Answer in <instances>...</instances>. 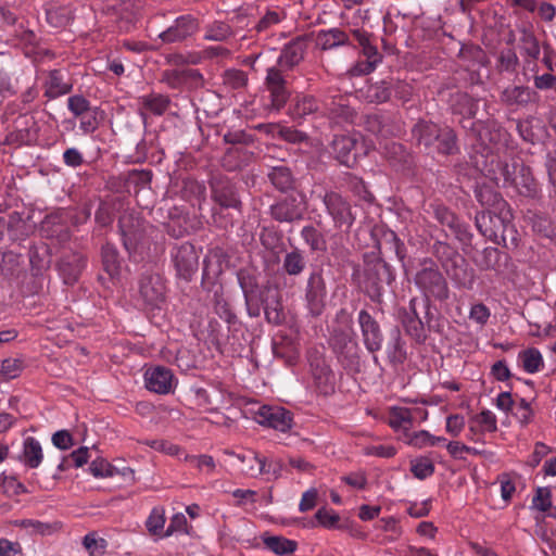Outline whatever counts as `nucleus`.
Returning a JSON list of instances; mask_svg holds the SVG:
<instances>
[{"label": "nucleus", "instance_id": "obj_21", "mask_svg": "<svg viewBox=\"0 0 556 556\" xmlns=\"http://www.w3.org/2000/svg\"><path fill=\"white\" fill-rule=\"evenodd\" d=\"M45 96L48 99H55L67 94L73 89V84L66 73L61 70H52L43 83Z\"/></svg>", "mask_w": 556, "mask_h": 556}, {"label": "nucleus", "instance_id": "obj_47", "mask_svg": "<svg viewBox=\"0 0 556 556\" xmlns=\"http://www.w3.org/2000/svg\"><path fill=\"white\" fill-rule=\"evenodd\" d=\"M370 102L384 103L392 96V81L380 80L368 86L366 91Z\"/></svg>", "mask_w": 556, "mask_h": 556}, {"label": "nucleus", "instance_id": "obj_3", "mask_svg": "<svg viewBox=\"0 0 556 556\" xmlns=\"http://www.w3.org/2000/svg\"><path fill=\"white\" fill-rule=\"evenodd\" d=\"M393 267L383 258L366 255L364 267V290L372 302L380 303L386 287L395 281Z\"/></svg>", "mask_w": 556, "mask_h": 556}, {"label": "nucleus", "instance_id": "obj_41", "mask_svg": "<svg viewBox=\"0 0 556 556\" xmlns=\"http://www.w3.org/2000/svg\"><path fill=\"white\" fill-rule=\"evenodd\" d=\"M301 238L312 252H325L327 250L325 236L313 225H307L302 228Z\"/></svg>", "mask_w": 556, "mask_h": 556}, {"label": "nucleus", "instance_id": "obj_44", "mask_svg": "<svg viewBox=\"0 0 556 556\" xmlns=\"http://www.w3.org/2000/svg\"><path fill=\"white\" fill-rule=\"evenodd\" d=\"M354 144V140L349 136H334L330 143L331 153L340 163L346 164Z\"/></svg>", "mask_w": 556, "mask_h": 556}, {"label": "nucleus", "instance_id": "obj_10", "mask_svg": "<svg viewBox=\"0 0 556 556\" xmlns=\"http://www.w3.org/2000/svg\"><path fill=\"white\" fill-rule=\"evenodd\" d=\"M172 258L177 276L190 281L199 267V254L193 244L186 242L172 250Z\"/></svg>", "mask_w": 556, "mask_h": 556}, {"label": "nucleus", "instance_id": "obj_48", "mask_svg": "<svg viewBox=\"0 0 556 556\" xmlns=\"http://www.w3.org/2000/svg\"><path fill=\"white\" fill-rule=\"evenodd\" d=\"M519 164L520 163H517V162H514L513 164H508L497 157L491 159V165L497 166L498 175L501 177V182H502L503 187H511L513 186V184L516 179L517 173L519 170Z\"/></svg>", "mask_w": 556, "mask_h": 556}, {"label": "nucleus", "instance_id": "obj_30", "mask_svg": "<svg viewBox=\"0 0 556 556\" xmlns=\"http://www.w3.org/2000/svg\"><path fill=\"white\" fill-rule=\"evenodd\" d=\"M261 540L266 548L279 556L291 555L298 548L296 541L281 535H270L268 532L263 533Z\"/></svg>", "mask_w": 556, "mask_h": 556}, {"label": "nucleus", "instance_id": "obj_11", "mask_svg": "<svg viewBox=\"0 0 556 556\" xmlns=\"http://www.w3.org/2000/svg\"><path fill=\"white\" fill-rule=\"evenodd\" d=\"M165 283L159 274L144 273L139 279V294L150 308H160L165 301Z\"/></svg>", "mask_w": 556, "mask_h": 556}, {"label": "nucleus", "instance_id": "obj_32", "mask_svg": "<svg viewBox=\"0 0 556 556\" xmlns=\"http://www.w3.org/2000/svg\"><path fill=\"white\" fill-rule=\"evenodd\" d=\"M511 187L516 188L523 197L534 198L536 195L538 185L529 166L523 163L519 164V170Z\"/></svg>", "mask_w": 556, "mask_h": 556}, {"label": "nucleus", "instance_id": "obj_36", "mask_svg": "<svg viewBox=\"0 0 556 556\" xmlns=\"http://www.w3.org/2000/svg\"><path fill=\"white\" fill-rule=\"evenodd\" d=\"M519 37V48L523 56L531 61H536L541 53V45L534 31L530 28L522 27Z\"/></svg>", "mask_w": 556, "mask_h": 556}, {"label": "nucleus", "instance_id": "obj_45", "mask_svg": "<svg viewBox=\"0 0 556 556\" xmlns=\"http://www.w3.org/2000/svg\"><path fill=\"white\" fill-rule=\"evenodd\" d=\"M508 213L503 217V224L500 226L498 242L507 249H515L518 247V231L511 220L508 218Z\"/></svg>", "mask_w": 556, "mask_h": 556}, {"label": "nucleus", "instance_id": "obj_54", "mask_svg": "<svg viewBox=\"0 0 556 556\" xmlns=\"http://www.w3.org/2000/svg\"><path fill=\"white\" fill-rule=\"evenodd\" d=\"M24 369V362L20 358H5L0 365V379L9 381L21 375Z\"/></svg>", "mask_w": 556, "mask_h": 556}, {"label": "nucleus", "instance_id": "obj_58", "mask_svg": "<svg viewBox=\"0 0 556 556\" xmlns=\"http://www.w3.org/2000/svg\"><path fill=\"white\" fill-rule=\"evenodd\" d=\"M90 473L96 478L114 477L119 471L117 468L109 464L104 458L98 457L93 459L89 466Z\"/></svg>", "mask_w": 556, "mask_h": 556}, {"label": "nucleus", "instance_id": "obj_34", "mask_svg": "<svg viewBox=\"0 0 556 556\" xmlns=\"http://www.w3.org/2000/svg\"><path fill=\"white\" fill-rule=\"evenodd\" d=\"M502 257L507 258V255L496 248L488 247L478 251L473 255L472 260L481 270H497L500 268Z\"/></svg>", "mask_w": 556, "mask_h": 556}, {"label": "nucleus", "instance_id": "obj_26", "mask_svg": "<svg viewBox=\"0 0 556 556\" xmlns=\"http://www.w3.org/2000/svg\"><path fill=\"white\" fill-rule=\"evenodd\" d=\"M316 113L323 115V101L320 102L311 94L296 97L293 104L289 109V115L293 119H302Z\"/></svg>", "mask_w": 556, "mask_h": 556}, {"label": "nucleus", "instance_id": "obj_22", "mask_svg": "<svg viewBox=\"0 0 556 556\" xmlns=\"http://www.w3.org/2000/svg\"><path fill=\"white\" fill-rule=\"evenodd\" d=\"M365 128L369 132L384 138L395 136L400 131V127L395 125L393 117L381 113L366 115Z\"/></svg>", "mask_w": 556, "mask_h": 556}, {"label": "nucleus", "instance_id": "obj_23", "mask_svg": "<svg viewBox=\"0 0 556 556\" xmlns=\"http://www.w3.org/2000/svg\"><path fill=\"white\" fill-rule=\"evenodd\" d=\"M505 215H497L491 211H482L476 214L475 223L480 233L493 242H498L500 226Z\"/></svg>", "mask_w": 556, "mask_h": 556}, {"label": "nucleus", "instance_id": "obj_28", "mask_svg": "<svg viewBox=\"0 0 556 556\" xmlns=\"http://www.w3.org/2000/svg\"><path fill=\"white\" fill-rule=\"evenodd\" d=\"M237 458L243 464L242 471L250 477L255 478L270 472L271 464H267V459L254 451L237 454Z\"/></svg>", "mask_w": 556, "mask_h": 556}, {"label": "nucleus", "instance_id": "obj_5", "mask_svg": "<svg viewBox=\"0 0 556 556\" xmlns=\"http://www.w3.org/2000/svg\"><path fill=\"white\" fill-rule=\"evenodd\" d=\"M327 295L325 269L321 266H314L308 274L304 288L305 306L313 317L320 316L325 311Z\"/></svg>", "mask_w": 556, "mask_h": 556}, {"label": "nucleus", "instance_id": "obj_24", "mask_svg": "<svg viewBox=\"0 0 556 556\" xmlns=\"http://www.w3.org/2000/svg\"><path fill=\"white\" fill-rule=\"evenodd\" d=\"M441 128L432 122L419 121L412 128V138L418 146H424L427 151L431 152Z\"/></svg>", "mask_w": 556, "mask_h": 556}, {"label": "nucleus", "instance_id": "obj_42", "mask_svg": "<svg viewBox=\"0 0 556 556\" xmlns=\"http://www.w3.org/2000/svg\"><path fill=\"white\" fill-rule=\"evenodd\" d=\"M268 178L273 186L281 192L293 188L294 179L291 170L287 166H276L268 173Z\"/></svg>", "mask_w": 556, "mask_h": 556}, {"label": "nucleus", "instance_id": "obj_2", "mask_svg": "<svg viewBox=\"0 0 556 556\" xmlns=\"http://www.w3.org/2000/svg\"><path fill=\"white\" fill-rule=\"evenodd\" d=\"M413 280L427 304L431 300L442 303L450 299L447 280L432 257L427 256L418 261Z\"/></svg>", "mask_w": 556, "mask_h": 556}, {"label": "nucleus", "instance_id": "obj_9", "mask_svg": "<svg viewBox=\"0 0 556 556\" xmlns=\"http://www.w3.org/2000/svg\"><path fill=\"white\" fill-rule=\"evenodd\" d=\"M357 323L362 333V340L366 350L375 354L382 349L383 332L377 319L367 311L361 309L357 316ZM375 363H378V357L374 355Z\"/></svg>", "mask_w": 556, "mask_h": 556}, {"label": "nucleus", "instance_id": "obj_27", "mask_svg": "<svg viewBox=\"0 0 556 556\" xmlns=\"http://www.w3.org/2000/svg\"><path fill=\"white\" fill-rule=\"evenodd\" d=\"M417 299L413 298L409 301V311H404L402 315V324L408 336L414 338L416 341H425L427 338L425 326L419 318L416 311Z\"/></svg>", "mask_w": 556, "mask_h": 556}, {"label": "nucleus", "instance_id": "obj_62", "mask_svg": "<svg viewBox=\"0 0 556 556\" xmlns=\"http://www.w3.org/2000/svg\"><path fill=\"white\" fill-rule=\"evenodd\" d=\"M220 273V264L217 261L213 263L212 258L206 256L203 261L202 285H214Z\"/></svg>", "mask_w": 556, "mask_h": 556}, {"label": "nucleus", "instance_id": "obj_25", "mask_svg": "<svg viewBox=\"0 0 556 556\" xmlns=\"http://www.w3.org/2000/svg\"><path fill=\"white\" fill-rule=\"evenodd\" d=\"M422 419H427L428 413L424 408L392 407L389 416V425L393 429L407 430L413 427L416 415H421Z\"/></svg>", "mask_w": 556, "mask_h": 556}, {"label": "nucleus", "instance_id": "obj_20", "mask_svg": "<svg viewBox=\"0 0 556 556\" xmlns=\"http://www.w3.org/2000/svg\"><path fill=\"white\" fill-rule=\"evenodd\" d=\"M146 388L157 394H168L173 391L174 375L170 369L156 366L144 374Z\"/></svg>", "mask_w": 556, "mask_h": 556}, {"label": "nucleus", "instance_id": "obj_13", "mask_svg": "<svg viewBox=\"0 0 556 556\" xmlns=\"http://www.w3.org/2000/svg\"><path fill=\"white\" fill-rule=\"evenodd\" d=\"M212 199L223 208L241 207V201L237 189L229 178L223 175H214L210 180Z\"/></svg>", "mask_w": 556, "mask_h": 556}, {"label": "nucleus", "instance_id": "obj_49", "mask_svg": "<svg viewBox=\"0 0 556 556\" xmlns=\"http://www.w3.org/2000/svg\"><path fill=\"white\" fill-rule=\"evenodd\" d=\"M233 36L231 26L222 21H215L205 27V40L227 41Z\"/></svg>", "mask_w": 556, "mask_h": 556}, {"label": "nucleus", "instance_id": "obj_1", "mask_svg": "<svg viewBox=\"0 0 556 556\" xmlns=\"http://www.w3.org/2000/svg\"><path fill=\"white\" fill-rule=\"evenodd\" d=\"M336 320L339 325L332 328L329 344L344 368L356 370L361 362V349L355 340L352 317L342 308L337 313Z\"/></svg>", "mask_w": 556, "mask_h": 556}, {"label": "nucleus", "instance_id": "obj_12", "mask_svg": "<svg viewBox=\"0 0 556 556\" xmlns=\"http://www.w3.org/2000/svg\"><path fill=\"white\" fill-rule=\"evenodd\" d=\"M500 101L510 110L526 109L540 101L538 91L529 86L509 85L500 93Z\"/></svg>", "mask_w": 556, "mask_h": 556}, {"label": "nucleus", "instance_id": "obj_37", "mask_svg": "<svg viewBox=\"0 0 556 556\" xmlns=\"http://www.w3.org/2000/svg\"><path fill=\"white\" fill-rule=\"evenodd\" d=\"M348 42L349 36L340 28L320 30L316 37V45L323 50L333 49Z\"/></svg>", "mask_w": 556, "mask_h": 556}, {"label": "nucleus", "instance_id": "obj_38", "mask_svg": "<svg viewBox=\"0 0 556 556\" xmlns=\"http://www.w3.org/2000/svg\"><path fill=\"white\" fill-rule=\"evenodd\" d=\"M43 458L41 445L38 440L28 437L24 441L22 462L28 468H37Z\"/></svg>", "mask_w": 556, "mask_h": 556}, {"label": "nucleus", "instance_id": "obj_52", "mask_svg": "<svg viewBox=\"0 0 556 556\" xmlns=\"http://www.w3.org/2000/svg\"><path fill=\"white\" fill-rule=\"evenodd\" d=\"M431 251L433 256L440 262L442 268L452 261H454L455 257L460 255L456 249H454L446 242H442L439 240L434 241Z\"/></svg>", "mask_w": 556, "mask_h": 556}, {"label": "nucleus", "instance_id": "obj_50", "mask_svg": "<svg viewBox=\"0 0 556 556\" xmlns=\"http://www.w3.org/2000/svg\"><path fill=\"white\" fill-rule=\"evenodd\" d=\"M352 114L353 111L349 105L342 103H334V101H323V116H327L328 118L334 121H348L352 117Z\"/></svg>", "mask_w": 556, "mask_h": 556}, {"label": "nucleus", "instance_id": "obj_56", "mask_svg": "<svg viewBox=\"0 0 556 556\" xmlns=\"http://www.w3.org/2000/svg\"><path fill=\"white\" fill-rule=\"evenodd\" d=\"M83 544L90 556H102L108 547V541L96 532L86 534Z\"/></svg>", "mask_w": 556, "mask_h": 556}, {"label": "nucleus", "instance_id": "obj_39", "mask_svg": "<svg viewBox=\"0 0 556 556\" xmlns=\"http://www.w3.org/2000/svg\"><path fill=\"white\" fill-rule=\"evenodd\" d=\"M139 103L142 110L149 111L150 113L160 116L167 111L170 104V99L165 94L150 93L140 97Z\"/></svg>", "mask_w": 556, "mask_h": 556}, {"label": "nucleus", "instance_id": "obj_40", "mask_svg": "<svg viewBox=\"0 0 556 556\" xmlns=\"http://www.w3.org/2000/svg\"><path fill=\"white\" fill-rule=\"evenodd\" d=\"M475 194L476 199L482 206L496 207L498 210L506 206V202L502 198L501 193L492 187L485 185L479 186L476 188Z\"/></svg>", "mask_w": 556, "mask_h": 556}, {"label": "nucleus", "instance_id": "obj_63", "mask_svg": "<svg viewBox=\"0 0 556 556\" xmlns=\"http://www.w3.org/2000/svg\"><path fill=\"white\" fill-rule=\"evenodd\" d=\"M442 442H445V438L432 435L427 430L416 432L410 439V443L417 447L434 446Z\"/></svg>", "mask_w": 556, "mask_h": 556}, {"label": "nucleus", "instance_id": "obj_46", "mask_svg": "<svg viewBox=\"0 0 556 556\" xmlns=\"http://www.w3.org/2000/svg\"><path fill=\"white\" fill-rule=\"evenodd\" d=\"M518 357L522 363V368L529 374L538 372L543 367L542 354L535 348H529L519 352Z\"/></svg>", "mask_w": 556, "mask_h": 556}, {"label": "nucleus", "instance_id": "obj_29", "mask_svg": "<svg viewBox=\"0 0 556 556\" xmlns=\"http://www.w3.org/2000/svg\"><path fill=\"white\" fill-rule=\"evenodd\" d=\"M307 264V257L305 251L294 248L288 251L282 260V270L285 274L291 277L301 276Z\"/></svg>", "mask_w": 556, "mask_h": 556}, {"label": "nucleus", "instance_id": "obj_16", "mask_svg": "<svg viewBox=\"0 0 556 556\" xmlns=\"http://www.w3.org/2000/svg\"><path fill=\"white\" fill-rule=\"evenodd\" d=\"M447 277L457 289L472 290L476 282V271L468 261L459 255L443 267Z\"/></svg>", "mask_w": 556, "mask_h": 556}, {"label": "nucleus", "instance_id": "obj_19", "mask_svg": "<svg viewBox=\"0 0 556 556\" xmlns=\"http://www.w3.org/2000/svg\"><path fill=\"white\" fill-rule=\"evenodd\" d=\"M257 421L260 425L270 427L281 432H286L292 426V417L290 413L282 407H260Z\"/></svg>", "mask_w": 556, "mask_h": 556}, {"label": "nucleus", "instance_id": "obj_6", "mask_svg": "<svg viewBox=\"0 0 556 556\" xmlns=\"http://www.w3.org/2000/svg\"><path fill=\"white\" fill-rule=\"evenodd\" d=\"M312 193L316 194V197L323 201L336 228L346 230L351 228L354 224L355 216L352 213L350 202L344 199L341 193L333 190H326L324 193L313 190Z\"/></svg>", "mask_w": 556, "mask_h": 556}, {"label": "nucleus", "instance_id": "obj_57", "mask_svg": "<svg viewBox=\"0 0 556 556\" xmlns=\"http://www.w3.org/2000/svg\"><path fill=\"white\" fill-rule=\"evenodd\" d=\"M410 471L415 478L425 480L434 472V464L427 457H417L410 462Z\"/></svg>", "mask_w": 556, "mask_h": 556}, {"label": "nucleus", "instance_id": "obj_4", "mask_svg": "<svg viewBox=\"0 0 556 556\" xmlns=\"http://www.w3.org/2000/svg\"><path fill=\"white\" fill-rule=\"evenodd\" d=\"M153 226L134 211H124L118 218V230L126 251L131 254L148 245V233Z\"/></svg>", "mask_w": 556, "mask_h": 556}, {"label": "nucleus", "instance_id": "obj_7", "mask_svg": "<svg viewBox=\"0 0 556 556\" xmlns=\"http://www.w3.org/2000/svg\"><path fill=\"white\" fill-rule=\"evenodd\" d=\"M306 201L303 194L279 198L269 206L270 217L278 223H296L304 218Z\"/></svg>", "mask_w": 556, "mask_h": 556}, {"label": "nucleus", "instance_id": "obj_60", "mask_svg": "<svg viewBox=\"0 0 556 556\" xmlns=\"http://www.w3.org/2000/svg\"><path fill=\"white\" fill-rule=\"evenodd\" d=\"M13 29L10 33L12 40L16 41L15 45H34L36 41V35L33 30L26 28L24 26L23 22H18L15 24V26H12Z\"/></svg>", "mask_w": 556, "mask_h": 556}, {"label": "nucleus", "instance_id": "obj_31", "mask_svg": "<svg viewBox=\"0 0 556 556\" xmlns=\"http://www.w3.org/2000/svg\"><path fill=\"white\" fill-rule=\"evenodd\" d=\"M450 106L454 114L472 118L476 116L478 102L467 92L456 91L451 94Z\"/></svg>", "mask_w": 556, "mask_h": 556}, {"label": "nucleus", "instance_id": "obj_55", "mask_svg": "<svg viewBox=\"0 0 556 556\" xmlns=\"http://www.w3.org/2000/svg\"><path fill=\"white\" fill-rule=\"evenodd\" d=\"M164 525H165V516L164 509L160 507H155L152 509L150 516L146 521V527L150 534L157 535L164 538Z\"/></svg>", "mask_w": 556, "mask_h": 556}, {"label": "nucleus", "instance_id": "obj_14", "mask_svg": "<svg viewBox=\"0 0 556 556\" xmlns=\"http://www.w3.org/2000/svg\"><path fill=\"white\" fill-rule=\"evenodd\" d=\"M237 276L249 316L258 317L263 305V292L260 290L256 277L248 270H240Z\"/></svg>", "mask_w": 556, "mask_h": 556}, {"label": "nucleus", "instance_id": "obj_61", "mask_svg": "<svg viewBox=\"0 0 556 556\" xmlns=\"http://www.w3.org/2000/svg\"><path fill=\"white\" fill-rule=\"evenodd\" d=\"M283 18L281 12L268 10L255 24L254 30L258 34L269 30L275 25L279 24Z\"/></svg>", "mask_w": 556, "mask_h": 556}, {"label": "nucleus", "instance_id": "obj_33", "mask_svg": "<svg viewBox=\"0 0 556 556\" xmlns=\"http://www.w3.org/2000/svg\"><path fill=\"white\" fill-rule=\"evenodd\" d=\"M432 151L442 155H454L458 153L457 135L453 128L448 126L441 128L435 144L432 147Z\"/></svg>", "mask_w": 556, "mask_h": 556}, {"label": "nucleus", "instance_id": "obj_15", "mask_svg": "<svg viewBox=\"0 0 556 556\" xmlns=\"http://www.w3.org/2000/svg\"><path fill=\"white\" fill-rule=\"evenodd\" d=\"M199 29V21L191 14L178 16L174 24L159 34L163 43L182 42L193 36Z\"/></svg>", "mask_w": 556, "mask_h": 556}, {"label": "nucleus", "instance_id": "obj_53", "mask_svg": "<svg viewBox=\"0 0 556 556\" xmlns=\"http://www.w3.org/2000/svg\"><path fill=\"white\" fill-rule=\"evenodd\" d=\"M519 65V58L514 49H503L498 53L497 68L500 72L515 73Z\"/></svg>", "mask_w": 556, "mask_h": 556}, {"label": "nucleus", "instance_id": "obj_17", "mask_svg": "<svg viewBox=\"0 0 556 556\" xmlns=\"http://www.w3.org/2000/svg\"><path fill=\"white\" fill-rule=\"evenodd\" d=\"M306 50V39L296 37L282 48L277 64L270 68H280L281 73L287 74L303 61Z\"/></svg>", "mask_w": 556, "mask_h": 556}, {"label": "nucleus", "instance_id": "obj_59", "mask_svg": "<svg viewBox=\"0 0 556 556\" xmlns=\"http://www.w3.org/2000/svg\"><path fill=\"white\" fill-rule=\"evenodd\" d=\"M223 83L230 89H241L248 84V76L241 70L230 68L223 74Z\"/></svg>", "mask_w": 556, "mask_h": 556}, {"label": "nucleus", "instance_id": "obj_51", "mask_svg": "<svg viewBox=\"0 0 556 556\" xmlns=\"http://www.w3.org/2000/svg\"><path fill=\"white\" fill-rule=\"evenodd\" d=\"M47 21L53 27H64L73 18L68 7H50L46 10Z\"/></svg>", "mask_w": 556, "mask_h": 556}, {"label": "nucleus", "instance_id": "obj_35", "mask_svg": "<svg viewBox=\"0 0 556 556\" xmlns=\"http://www.w3.org/2000/svg\"><path fill=\"white\" fill-rule=\"evenodd\" d=\"M386 352L389 362L394 366L403 364L406 359L405 342L402 340L401 331L397 327L390 331V340Z\"/></svg>", "mask_w": 556, "mask_h": 556}, {"label": "nucleus", "instance_id": "obj_8", "mask_svg": "<svg viewBox=\"0 0 556 556\" xmlns=\"http://www.w3.org/2000/svg\"><path fill=\"white\" fill-rule=\"evenodd\" d=\"M264 85L266 90L269 92V110L279 112L285 108L291 96L288 88L287 74L281 73L280 68L268 67Z\"/></svg>", "mask_w": 556, "mask_h": 556}, {"label": "nucleus", "instance_id": "obj_18", "mask_svg": "<svg viewBox=\"0 0 556 556\" xmlns=\"http://www.w3.org/2000/svg\"><path fill=\"white\" fill-rule=\"evenodd\" d=\"M86 266L85 256L77 252H70L64 254L59 263L58 270L63 279V282L73 286L79 279L81 271Z\"/></svg>", "mask_w": 556, "mask_h": 556}, {"label": "nucleus", "instance_id": "obj_64", "mask_svg": "<svg viewBox=\"0 0 556 556\" xmlns=\"http://www.w3.org/2000/svg\"><path fill=\"white\" fill-rule=\"evenodd\" d=\"M67 108L75 117H79L92 109L90 102L85 97L78 94L67 99Z\"/></svg>", "mask_w": 556, "mask_h": 556}, {"label": "nucleus", "instance_id": "obj_43", "mask_svg": "<svg viewBox=\"0 0 556 556\" xmlns=\"http://www.w3.org/2000/svg\"><path fill=\"white\" fill-rule=\"evenodd\" d=\"M101 257L103 268L110 277L114 278L118 276L121 262L117 249L111 243L104 244L101 250Z\"/></svg>", "mask_w": 556, "mask_h": 556}]
</instances>
